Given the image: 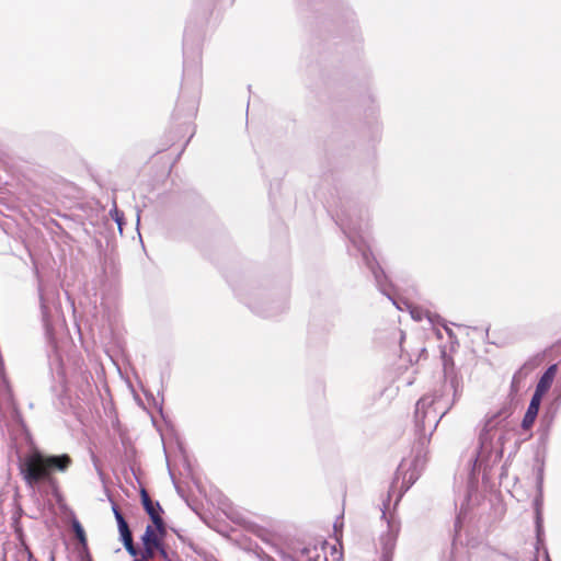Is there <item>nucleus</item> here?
<instances>
[{"label":"nucleus","mask_w":561,"mask_h":561,"mask_svg":"<svg viewBox=\"0 0 561 561\" xmlns=\"http://www.w3.org/2000/svg\"><path fill=\"white\" fill-rule=\"evenodd\" d=\"M541 482H542V477L540 476L538 483L541 484Z\"/></svg>","instance_id":"obj_30"},{"label":"nucleus","mask_w":561,"mask_h":561,"mask_svg":"<svg viewBox=\"0 0 561 561\" xmlns=\"http://www.w3.org/2000/svg\"><path fill=\"white\" fill-rule=\"evenodd\" d=\"M425 316L427 317V319L431 321V322H434V316H432L430 312H426ZM437 316H435L436 318Z\"/></svg>","instance_id":"obj_28"},{"label":"nucleus","mask_w":561,"mask_h":561,"mask_svg":"<svg viewBox=\"0 0 561 561\" xmlns=\"http://www.w3.org/2000/svg\"><path fill=\"white\" fill-rule=\"evenodd\" d=\"M72 530L75 533L76 538L79 540L82 547H87V537L83 527L79 523V520H72Z\"/></svg>","instance_id":"obj_15"},{"label":"nucleus","mask_w":561,"mask_h":561,"mask_svg":"<svg viewBox=\"0 0 561 561\" xmlns=\"http://www.w3.org/2000/svg\"><path fill=\"white\" fill-rule=\"evenodd\" d=\"M507 415L500 411L485 420L484 426L479 435V447L470 462L472 468L469 477L467 494L461 502L460 511L457 516L456 527L460 524L462 516L467 513V506L474 490L476 472L486 470L497 463L503 456L502 436L496 437V430Z\"/></svg>","instance_id":"obj_2"},{"label":"nucleus","mask_w":561,"mask_h":561,"mask_svg":"<svg viewBox=\"0 0 561 561\" xmlns=\"http://www.w3.org/2000/svg\"><path fill=\"white\" fill-rule=\"evenodd\" d=\"M112 217L114 218V220L116 221L117 226H118V229L122 231V226H123V214L118 211L117 208H114L112 211Z\"/></svg>","instance_id":"obj_24"},{"label":"nucleus","mask_w":561,"mask_h":561,"mask_svg":"<svg viewBox=\"0 0 561 561\" xmlns=\"http://www.w3.org/2000/svg\"><path fill=\"white\" fill-rule=\"evenodd\" d=\"M92 379V376L89 371L87 370H82L81 371V389L82 391H85L84 388H89L90 387V380Z\"/></svg>","instance_id":"obj_23"},{"label":"nucleus","mask_w":561,"mask_h":561,"mask_svg":"<svg viewBox=\"0 0 561 561\" xmlns=\"http://www.w3.org/2000/svg\"><path fill=\"white\" fill-rule=\"evenodd\" d=\"M302 556H306L308 561H319L321 558V554L317 550V548L313 549H304L301 552Z\"/></svg>","instance_id":"obj_17"},{"label":"nucleus","mask_w":561,"mask_h":561,"mask_svg":"<svg viewBox=\"0 0 561 561\" xmlns=\"http://www.w3.org/2000/svg\"><path fill=\"white\" fill-rule=\"evenodd\" d=\"M456 393L455 382L445 381L416 402L414 421L421 445L428 442L439 421L451 409L456 401Z\"/></svg>","instance_id":"obj_3"},{"label":"nucleus","mask_w":561,"mask_h":561,"mask_svg":"<svg viewBox=\"0 0 561 561\" xmlns=\"http://www.w3.org/2000/svg\"><path fill=\"white\" fill-rule=\"evenodd\" d=\"M556 374H557V365L549 366L545 370V373L541 375V377L539 378V380L536 385V389L547 393V391L550 389V387L553 382Z\"/></svg>","instance_id":"obj_12"},{"label":"nucleus","mask_w":561,"mask_h":561,"mask_svg":"<svg viewBox=\"0 0 561 561\" xmlns=\"http://www.w3.org/2000/svg\"><path fill=\"white\" fill-rule=\"evenodd\" d=\"M133 561H142V560L135 559V560H133Z\"/></svg>","instance_id":"obj_31"},{"label":"nucleus","mask_w":561,"mask_h":561,"mask_svg":"<svg viewBox=\"0 0 561 561\" xmlns=\"http://www.w3.org/2000/svg\"><path fill=\"white\" fill-rule=\"evenodd\" d=\"M157 550L159 551L160 556L167 560L168 559V553L165 551V549L163 548L162 546V542L160 543V547H157Z\"/></svg>","instance_id":"obj_26"},{"label":"nucleus","mask_w":561,"mask_h":561,"mask_svg":"<svg viewBox=\"0 0 561 561\" xmlns=\"http://www.w3.org/2000/svg\"><path fill=\"white\" fill-rule=\"evenodd\" d=\"M113 513L117 522L121 540L123 541L126 551L131 557H136L138 554V549L134 545L133 535L126 519L116 505H113Z\"/></svg>","instance_id":"obj_8"},{"label":"nucleus","mask_w":561,"mask_h":561,"mask_svg":"<svg viewBox=\"0 0 561 561\" xmlns=\"http://www.w3.org/2000/svg\"><path fill=\"white\" fill-rule=\"evenodd\" d=\"M424 462L425 460L420 455L415 456L410 462L407 460L401 461L396 473V483L399 479H402L401 489L403 492L408 491L419 479Z\"/></svg>","instance_id":"obj_6"},{"label":"nucleus","mask_w":561,"mask_h":561,"mask_svg":"<svg viewBox=\"0 0 561 561\" xmlns=\"http://www.w3.org/2000/svg\"><path fill=\"white\" fill-rule=\"evenodd\" d=\"M545 394L546 392L535 389V392L533 393L529 404L536 405L540 409L541 400Z\"/></svg>","instance_id":"obj_21"},{"label":"nucleus","mask_w":561,"mask_h":561,"mask_svg":"<svg viewBox=\"0 0 561 561\" xmlns=\"http://www.w3.org/2000/svg\"><path fill=\"white\" fill-rule=\"evenodd\" d=\"M534 561H538L537 559H535Z\"/></svg>","instance_id":"obj_32"},{"label":"nucleus","mask_w":561,"mask_h":561,"mask_svg":"<svg viewBox=\"0 0 561 561\" xmlns=\"http://www.w3.org/2000/svg\"><path fill=\"white\" fill-rule=\"evenodd\" d=\"M545 394L546 392L535 389V392L533 393L529 404L536 405L540 409L541 400Z\"/></svg>","instance_id":"obj_20"},{"label":"nucleus","mask_w":561,"mask_h":561,"mask_svg":"<svg viewBox=\"0 0 561 561\" xmlns=\"http://www.w3.org/2000/svg\"><path fill=\"white\" fill-rule=\"evenodd\" d=\"M536 505L539 506L538 501H536ZM536 534H537V543H543V527H542V518L539 507L536 508Z\"/></svg>","instance_id":"obj_16"},{"label":"nucleus","mask_w":561,"mask_h":561,"mask_svg":"<svg viewBox=\"0 0 561 561\" xmlns=\"http://www.w3.org/2000/svg\"><path fill=\"white\" fill-rule=\"evenodd\" d=\"M249 307L256 312L257 314H261L263 317H274L278 314L283 309L284 306H272L271 302L267 301H259L256 299L248 301Z\"/></svg>","instance_id":"obj_11"},{"label":"nucleus","mask_w":561,"mask_h":561,"mask_svg":"<svg viewBox=\"0 0 561 561\" xmlns=\"http://www.w3.org/2000/svg\"><path fill=\"white\" fill-rule=\"evenodd\" d=\"M156 550H157L156 547H150L148 545H144V551H142L140 560L146 561V560L152 559L154 557Z\"/></svg>","instance_id":"obj_22"},{"label":"nucleus","mask_w":561,"mask_h":561,"mask_svg":"<svg viewBox=\"0 0 561 561\" xmlns=\"http://www.w3.org/2000/svg\"><path fill=\"white\" fill-rule=\"evenodd\" d=\"M559 407H560V400L557 399V400H554L551 404H549L546 408L545 413H543V415L541 417V421L548 427L551 426V424L553 423L554 417H556V415L558 413Z\"/></svg>","instance_id":"obj_13"},{"label":"nucleus","mask_w":561,"mask_h":561,"mask_svg":"<svg viewBox=\"0 0 561 561\" xmlns=\"http://www.w3.org/2000/svg\"><path fill=\"white\" fill-rule=\"evenodd\" d=\"M141 502H142L146 513L150 516V519L152 520L157 531L161 536H164L165 535V525H164L162 517L160 516V512H162V507L159 504V502H153L150 499L149 494L145 490L141 491Z\"/></svg>","instance_id":"obj_7"},{"label":"nucleus","mask_w":561,"mask_h":561,"mask_svg":"<svg viewBox=\"0 0 561 561\" xmlns=\"http://www.w3.org/2000/svg\"><path fill=\"white\" fill-rule=\"evenodd\" d=\"M201 55L198 51H196L192 60H190L188 57H185L183 79L184 84H187V82L192 80L196 84V88H198L201 83Z\"/></svg>","instance_id":"obj_9"},{"label":"nucleus","mask_w":561,"mask_h":561,"mask_svg":"<svg viewBox=\"0 0 561 561\" xmlns=\"http://www.w3.org/2000/svg\"><path fill=\"white\" fill-rule=\"evenodd\" d=\"M71 462V458L67 454L45 456L36 451L21 462L20 471L31 489H34L39 482H47L49 485L55 486L56 482L50 476L51 471L64 472Z\"/></svg>","instance_id":"obj_4"},{"label":"nucleus","mask_w":561,"mask_h":561,"mask_svg":"<svg viewBox=\"0 0 561 561\" xmlns=\"http://www.w3.org/2000/svg\"><path fill=\"white\" fill-rule=\"evenodd\" d=\"M545 561H551L548 550L545 548Z\"/></svg>","instance_id":"obj_29"},{"label":"nucleus","mask_w":561,"mask_h":561,"mask_svg":"<svg viewBox=\"0 0 561 561\" xmlns=\"http://www.w3.org/2000/svg\"><path fill=\"white\" fill-rule=\"evenodd\" d=\"M42 322L46 334L51 336L54 320L59 314V307L56 304L58 293L53 287H45L42 283L38 286Z\"/></svg>","instance_id":"obj_5"},{"label":"nucleus","mask_w":561,"mask_h":561,"mask_svg":"<svg viewBox=\"0 0 561 561\" xmlns=\"http://www.w3.org/2000/svg\"><path fill=\"white\" fill-rule=\"evenodd\" d=\"M369 221L368 211L362 209L342 213L337 215L336 220L351 242V247L348 248L350 254L359 255L362 257L364 264L374 275L380 293L386 295L398 309L402 310L400 302L393 298L391 285L388 283L387 276L370 251Z\"/></svg>","instance_id":"obj_1"},{"label":"nucleus","mask_w":561,"mask_h":561,"mask_svg":"<svg viewBox=\"0 0 561 561\" xmlns=\"http://www.w3.org/2000/svg\"><path fill=\"white\" fill-rule=\"evenodd\" d=\"M403 304L407 306V308L410 310V313H411V317L416 320V321H421L424 317V312L422 310H420L419 308L416 307H412L410 306L409 304H407L405 301H403Z\"/></svg>","instance_id":"obj_19"},{"label":"nucleus","mask_w":561,"mask_h":561,"mask_svg":"<svg viewBox=\"0 0 561 561\" xmlns=\"http://www.w3.org/2000/svg\"><path fill=\"white\" fill-rule=\"evenodd\" d=\"M537 416L534 414L525 413L523 421H522V427L523 430H529L534 425Z\"/></svg>","instance_id":"obj_18"},{"label":"nucleus","mask_w":561,"mask_h":561,"mask_svg":"<svg viewBox=\"0 0 561 561\" xmlns=\"http://www.w3.org/2000/svg\"><path fill=\"white\" fill-rule=\"evenodd\" d=\"M496 561H517L506 554H497V560Z\"/></svg>","instance_id":"obj_27"},{"label":"nucleus","mask_w":561,"mask_h":561,"mask_svg":"<svg viewBox=\"0 0 561 561\" xmlns=\"http://www.w3.org/2000/svg\"><path fill=\"white\" fill-rule=\"evenodd\" d=\"M538 412H539V408L536 405H533V404H529L527 408V411H526V413L534 414L536 416H538Z\"/></svg>","instance_id":"obj_25"},{"label":"nucleus","mask_w":561,"mask_h":561,"mask_svg":"<svg viewBox=\"0 0 561 561\" xmlns=\"http://www.w3.org/2000/svg\"><path fill=\"white\" fill-rule=\"evenodd\" d=\"M397 529L389 524V530L386 535H382L380 538L382 545V557L381 561H391L392 553L396 547L397 541Z\"/></svg>","instance_id":"obj_10"},{"label":"nucleus","mask_w":561,"mask_h":561,"mask_svg":"<svg viewBox=\"0 0 561 561\" xmlns=\"http://www.w3.org/2000/svg\"><path fill=\"white\" fill-rule=\"evenodd\" d=\"M141 539L144 545H148L150 547L157 548L160 547L161 543V540L156 535L153 527L150 525L146 527L145 534Z\"/></svg>","instance_id":"obj_14"}]
</instances>
